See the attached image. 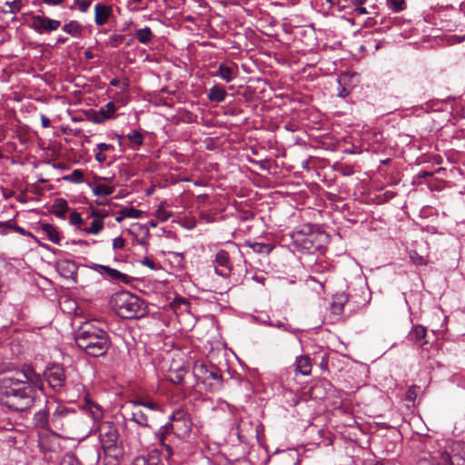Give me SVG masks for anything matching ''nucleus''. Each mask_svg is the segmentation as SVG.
<instances>
[{"label":"nucleus","instance_id":"obj_1","mask_svg":"<svg viewBox=\"0 0 465 465\" xmlns=\"http://www.w3.org/2000/svg\"><path fill=\"white\" fill-rule=\"evenodd\" d=\"M35 390L19 377L0 379V403L15 411H25L35 402Z\"/></svg>","mask_w":465,"mask_h":465},{"label":"nucleus","instance_id":"obj_2","mask_svg":"<svg viewBox=\"0 0 465 465\" xmlns=\"http://www.w3.org/2000/svg\"><path fill=\"white\" fill-rule=\"evenodd\" d=\"M79 349L93 357L104 356L111 346L108 333L92 322L84 323L75 333Z\"/></svg>","mask_w":465,"mask_h":465},{"label":"nucleus","instance_id":"obj_43","mask_svg":"<svg viewBox=\"0 0 465 465\" xmlns=\"http://www.w3.org/2000/svg\"><path fill=\"white\" fill-rule=\"evenodd\" d=\"M124 39V36L123 35H116L114 34L110 36L109 40L112 42L111 45L113 47H117L119 44H121Z\"/></svg>","mask_w":465,"mask_h":465},{"label":"nucleus","instance_id":"obj_6","mask_svg":"<svg viewBox=\"0 0 465 465\" xmlns=\"http://www.w3.org/2000/svg\"><path fill=\"white\" fill-rule=\"evenodd\" d=\"M170 420L166 424L171 425L172 432L178 438H184L190 433L193 423L184 411L177 410L173 411L170 416Z\"/></svg>","mask_w":465,"mask_h":465},{"label":"nucleus","instance_id":"obj_11","mask_svg":"<svg viewBox=\"0 0 465 465\" xmlns=\"http://www.w3.org/2000/svg\"><path fill=\"white\" fill-rule=\"evenodd\" d=\"M61 25L59 20L51 19L43 15H35L32 18L31 28L36 33L43 34L44 32L55 31Z\"/></svg>","mask_w":465,"mask_h":465},{"label":"nucleus","instance_id":"obj_60","mask_svg":"<svg viewBox=\"0 0 465 465\" xmlns=\"http://www.w3.org/2000/svg\"><path fill=\"white\" fill-rule=\"evenodd\" d=\"M110 84L117 87L120 85V80L118 78H114L110 81Z\"/></svg>","mask_w":465,"mask_h":465},{"label":"nucleus","instance_id":"obj_51","mask_svg":"<svg viewBox=\"0 0 465 465\" xmlns=\"http://www.w3.org/2000/svg\"><path fill=\"white\" fill-rule=\"evenodd\" d=\"M95 160L100 163H103L104 162H105L106 160V155L103 153V152H99L97 151L95 153Z\"/></svg>","mask_w":465,"mask_h":465},{"label":"nucleus","instance_id":"obj_30","mask_svg":"<svg viewBox=\"0 0 465 465\" xmlns=\"http://www.w3.org/2000/svg\"><path fill=\"white\" fill-rule=\"evenodd\" d=\"M43 232L46 235L47 239L54 242L59 243L60 235L57 230L50 224H45L42 227Z\"/></svg>","mask_w":465,"mask_h":465},{"label":"nucleus","instance_id":"obj_58","mask_svg":"<svg viewBox=\"0 0 465 465\" xmlns=\"http://www.w3.org/2000/svg\"><path fill=\"white\" fill-rule=\"evenodd\" d=\"M374 465H395V464L391 460H378L374 463Z\"/></svg>","mask_w":465,"mask_h":465},{"label":"nucleus","instance_id":"obj_48","mask_svg":"<svg viewBox=\"0 0 465 465\" xmlns=\"http://www.w3.org/2000/svg\"><path fill=\"white\" fill-rule=\"evenodd\" d=\"M77 4H78L79 10L83 13H85V12H87L88 8L90 7L91 0H81V1H78Z\"/></svg>","mask_w":465,"mask_h":465},{"label":"nucleus","instance_id":"obj_29","mask_svg":"<svg viewBox=\"0 0 465 465\" xmlns=\"http://www.w3.org/2000/svg\"><path fill=\"white\" fill-rule=\"evenodd\" d=\"M63 31L74 37H79L82 33V25L76 21H70L63 26Z\"/></svg>","mask_w":465,"mask_h":465},{"label":"nucleus","instance_id":"obj_32","mask_svg":"<svg viewBox=\"0 0 465 465\" xmlns=\"http://www.w3.org/2000/svg\"><path fill=\"white\" fill-rule=\"evenodd\" d=\"M114 191V187L104 183H98L93 187V193L96 196H107L112 194Z\"/></svg>","mask_w":465,"mask_h":465},{"label":"nucleus","instance_id":"obj_27","mask_svg":"<svg viewBox=\"0 0 465 465\" xmlns=\"http://www.w3.org/2000/svg\"><path fill=\"white\" fill-rule=\"evenodd\" d=\"M108 280L127 283L130 282L131 277L127 274L121 272L120 271L111 268L109 272L105 276Z\"/></svg>","mask_w":465,"mask_h":465},{"label":"nucleus","instance_id":"obj_13","mask_svg":"<svg viewBox=\"0 0 465 465\" xmlns=\"http://www.w3.org/2000/svg\"><path fill=\"white\" fill-rule=\"evenodd\" d=\"M213 75L222 78L226 83H230L237 77L238 66L236 64H227L223 63L219 65L217 72Z\"/></svg>","mask_w":465,"mask_h":465},{"label":"nucleus","instance_id":"obj_24","mask_svg":"<svg viewBox=\"0 0 465 465\" xmlns=\"http://www.w3.org/2000/svg\"><path fill=\"white\" fill-rule=\"evenodd\" d=\"M207 96L211 101L221 103L225 100L226 91L220 85H214L210 88Z\"/></svg>","mask_w":465,"mask_h":465},{"label":"nucleus","instance_id":"obj_56","mask_svg":"<svg viewBox=\"0 0 465 465\" xmlns=\"http://www.w3.org/2000/svg\"><path fill=\"white\" fill-rule=\"evenodd\" d=\"M355 12L357 14H360V15H366L368 14V11L365 7H363L362 5L357 7V8H354Z\"/></svg>","mask_w":465,"mask_h":465},{"label":"nucleus","instance_id":"obj_3","mask_svg":"<svg viewBox=\"0 0 465 465\" xmlns=\"http://www.w3.org/2000/svg\"><path fill=\"white\" fill-rule=\"evenodd\" d=\"M51 424L54 430L64 431H77L87 435L89 427L82 415L74 409L64 405H57L51 416Z\"/></svg>","mask_w":465,"mask_h":465},{"label":"nucleus","instance_id":"obj_35","mask_svg":"<svg viewBox=\"0 0 465 465\" xmlns=\"http://www.w3.org/2000/svg\"><path fill=\"white\" fill-rule=\"evenodd\" d=\"M65 181L81 183L84 182V175L80 170H74L70 174L64 177Z\"/></svg>","mask_w":465,"mask_h":465},{"label":"nucleus","instance_id":"obj_52","mask_svg":"<svg viewBox=\"0 0 465 465\" xmlns=\"http://www.w3.org/2000/svg\"><path fill=\"white\" fill-rule=\"evenodd\" d=\"M268 325L278 328V329L286 330L284 323H282L280 321H278L276 322H269Z\"/></svg>","mask_w":465,"mask_h":465},{"label":"nucleus","instance_id":"obj_39","mask_svg":"<svg viewBox=\"0 0 465 465\" xmlns=\"http://www.w3.org/2000/svg\"><path fill=\"white\" fill-rule=\"evenodd\" d=\"M69 221H70V224L72 225H74V226H77L78 229L82 230L83 228L80 226L81 223H83V219H82V216L79 213L77 212H73L71 214H70V218H69Z\"/></svg>","mask_w":465,"mask_h":465},{"label":"nucleus","instance_id":"obj_5","mask_svg":"<svg viewBox=\"0 0 465 465\" xmlns=\"http://www.w3.org/2000/svg\"><path fill=\"white\" fill-rule=\"evenodd\" d=\"M463 447L464 445L460 441L448 442L446 450L439 456H432L434 463L430 462V465H461L460 461L465 460Z\"/></svg>","mask_w":465,"mask_h":465},{"label":"nucleus","instance_id":"obj_16","mask_svg":"<svg viewBox=\"0 0 465 465\" xmlns=\"http://www.w3.org/2000/svg\"><path fill=\"white\" fill-rule=\"evenodd\" d=\"M33 422L36 428L45 429L48 430H52L54 429V427L51 424V417H49V412L46 408L40 410L35 413Z\"/></svg>","mask_w":465,"mask_h":465},{"label":"nucleus","instance_id":"obj_26","mask_svg":"<svg viewBox=\"0 0 465 465\" xmlns=\"http://www.w3.org/2000/svg\"><path fill=\"white\" fill-rule=\"evenodd\" d=\"M132 406L134 409L144 407L150 411H161V407L158 403L153 401H146L143 399H137L131 401Z\"/></svg>","mask_w":465,"mask_h":465},{"label":"nucleus","instance_id":"obj_50","mask_svg":"<svg viewBox=\"0 0 465 465\" xmlns=\"http://www.w3.org/2000/svg\"><path fill=\"white\" fill-rule=\"evenodd\" d=\"M97 151L104 153L105 151L112 150L114 146L109 143H100L96 145Z\"/></svg>","mask_w":465,"mask_h":465},{"label":"nucleus","instance_id":"obj_9","mask_svg":"<svg viewBox=\"0 0 465 465\" xmlns=\"http://www.w3.org/2000/svg\"><path fill=\"white\" fill-rule=\"evenodd\" d=\"M45 377L54 390H60L65 384V371L61 365L54 364L48 367L45 371Z\"/></svg>","mask_w":465,"mask_h":465},{"label":"nucleus","instance_id":"obj_62","mask_svg":"<svg viewBox=\"0 0 465 465\" xmlns=\"http://www.w3.org/2000/svg\"><path fill=\"white\" fill-rule=\"evenodd\" d=\"M84 56H85L86 59H92L94 57V54H93V53L91 51H86L84 53Z\"/></svg>","mask_w":465,"mask_h":465},{"label":"nucleus","instance_id":"obj_19","mask_svg":"<svg viewBox=\"0 0 465 465\" xmlns=\"http://www.w3.org/2000/svg\"><path fill=\"white\" fill-rule=\"evenodd\" d=\"M159 450L157 449L152 450L147 456L136 457L132 465H162L160 464Z\"/></svg>","mask_w":465,"mask_h":465},{"label":"nucleus","instance_id":"obj_22","mask_svg":"<svg viewBox=\"0 0 465 465\" xmlns=\"http://www.w3.org/2000/svg\"><path fill=\"white\" fill-rule=\"evenodd\" d=\"M84 410L90 415V417L94 420V422L101 420L104 417V411L101 406L96 403L87 401L84 405Z\"/></svg>","mask_w":465,"mask_h":465},{"label":"nucleus","instance_id":"obj_14","mask_svg":"<svg viewBox=\"0 0 465 465\" xmlns=\"http://www.w3.org/2000/svg\"><path fill=\"white\" fill-rule=\"evenodd\" d=\"M215 262L218 266L222 267L225 271L224 272L223 271H221L218 268L215 269V272L222 276L224 275L225 273L230 272L232 268L229 253L225 250H220L216 253Z\"/></svg>","mask_w":465,"mask_h":465},{"label":"nucleus","instance_id":"obj_45","mask_svg":"<svg viewBox=\"0 0 465 465\" xmlns=\"http://www.w3.org/2000/svg\"><path fill=\"white\" fill-rule=\"evenodd\" d=\"M252 250L257 252H262L263 251H269V247L267 244L260 243V242H254L251 245Z\"/></svg>","mask_w":465,"mask_h":465},{"label":"nucleus","instance_id":"obj_36","mask_svg":"<svg viewBox=\"0 0 465 465\" xmlns=\"http://www.w3.org/2000/svg\"><path fill=\"white\" fill-rule=\"evenodd\" d=\"M5 5L8 6L7 10H5V13H11V14H16L18 13L22 6L23 3L22 0H13V1H6Z\"/></svg>","mask_w":465,"mask_h":465},{"label":"nucleus","instance_id":"obj_40","mask_svg":"<svg viewBox=\"0 0 465 465\" xmlns=\"http://www.w3.org/2000/svg\"><path fill=\"white\" fill-rule=\"evenodd\" d=\"M345 299L343 297H338L337 301H335L332 304V311L336 314H340L343 311Z\"/></svg>","mask_w":465,"mask_h":465},{"label":"nucleus","instance_id":"obj_8","mask_svg":"<svg viewBox=\"0 0 465 465\" xmlns=\"http://www.w3.org/2000/svg\"><path fill=\"white\" fill-rule=\"evenodd\" d=\"M172 433L171 425H167L166 423L161 426L154 432V439L157 444L161 447V449H157L159 450V455L162 454L163 458L170 461L171 458L173 455V450L171 445L167 442L168 436Z\"/></svg>","mask_w":465,"mask_h":465},{"label":"nucleus","instance_id":"obj_21","mask_svg":"<svg viewBox=\"0 0 465 465\" xmlns=\"http://www.w3.org/2000/svg\"><path fill=\"white\" fill-rule=\"evenodd\" d=\"M425 337L426 329L420 325L414 326L408 334V339L411 341H415L420 346L427 343Z\"/></svg>","mask_w":465,"mask_h":465},{"label":"nucleus","instance_id":"obj_41","mask_svg":"<svg viewBox=\"0 0 465 465\" xmlns=\"http://www.w3.org/2000/svg\"><path fill=\"white\" fill-rule=\"evenodd\" d=\"M418 389L419 388L417 386L410 387L406 392V401L414 402L418 395Z\"/></svg>","mask_w":465,"mask_h":465},{"label":"nucleus","instance_id":"obj_20","mask_svg":"<svg viewBox=\"0 0 465 465\" xmlns=\"http://www.w3.org/2000/svg\"><path fill=\"white\" fill-rule=\"evenodd\" d=\"M295 372L308 376L312 372V361L309 356L302 355L296 358Z\"/></svg>","mask_w":465,"mask_h":465},{"label":"nucleus","instance_id":"obj_59","mask_svg":"<svg viewBox=\"0 0 465 465\" xmlns=\"http://www.w3.org/2000/svg\"><path fill=\"white\" fill-rule=\"evenodd\" d=\"M302 242H303V243H302L303 248H305V249H310L311 248V246H312V240L311 239L307 238V239L303 240Z\"/></svg>","mask_w":465,"mask_h":465},{"label":"nucleus","instance_id":"obj_46","mask_svg":"<svg viewBox=\"0 0 465 465\" xmlns=\"http://www.w3.org/2000/svg\"><path fill=\"white\" fill-rule=\"evenodd\" d=\"M12 226V220L6 222H0V232L3 235L8 233V228Z\"/></svg>","mask_w":465,"mask_h":465},{"label":"nucleus","instance_id":"obj_54","mask_svg":"<svg viewBox=\"0 0 465 465\" xmlns=\"http://www.w3.org/2000/svg\"><path fill=\"white\" fill-rule=\"evenodd\" d=\"M354 8H357L365 4L367 0H350Z\"/></svg>","mask_w":465,"mask_h":465},{"label":"nucleus","instance_id":"obj_61","mask_svg":"<svg viewBox=\"0 0 465 465\" xmlns=\"http://www.w3.org/2000/svg\"><path fill=\"white\" fill-rule=\"evenodd\" d=\"M100 213H101V211L94 210V211L92 212V216H93V217H94L95 219H97V218H99Z\"/></svg>","mask_w":465,"mask_h":465},{"label":"nucleus","instance_id":"obj_28","mask_svg":"<svg viewBox=\"0 0 465 465\" xmlns=\"http://www.w3.org/2000/svg\"><path fill=\"white\" fill-rule=\"evenodd\" d=\"M153 32H152L151 28L148 26H145V27L139 29L135 32V37L141 44H143V45H147L148 43H150L151 40L153 39Z\"/></svg>","mask_w":465,"mask_h":465},{"label":"nucleus","instance_id":"obj_49","mask_svg":"<svg viewBox=\"0 0 465 465\" xmlns=\"http://www.w3.org/2000/svg\"><path fill=\"white\" fill-rule=\"evenodd\" d=\"M141 263L144 266L149 267L150 269L155 270L157 268V264L154 263L151 259L145 257L141 261Z\"/></svg>","mask_w":465,"mask_h":465},{"label":"nucleus","instance_id":"obj_31","mask_svg":"<svg viewBox=\"0 0 465 465\" xmlns=\"http://www.w3.org/2000/svg\"><path fill=\"white\" fill-rule=\"evenodd\" d=\"M104 229V222L102 219H94L91 223V225L86 228H83L82 231H84L86 233L89 234H98L102 230Z\"/></svg>","mask_w":465,"mask_h":465},{"label":"nucleus","instance_id":"obj_42","mask_svg":"<svg viewBox=\"0 0 465 465\" xmlns=\"http://www.w3.org/2000/svg\"><path fill=\"white\" fill-rule=\"evenodd\" d=\"M90 268L93 269L94 271H95L96 272H98L102 275H104V276H106L107 272H109V270L111 269V267H109V266L101 265V264H97V263H93L90 266Z\"/></svg>","mask_w":465,"mask_h":465},{"label":"nucleus","instance_id":"obj_33","mask_svg":"<svg viewBox=\"0 0 465 465\" xmlns=\"http://www.w3.org/2000/svg\"><path fill=\"white\" fill-rule=\"evenodd\" d=\"M120 214H124L126 218L139 219L142 217L143 211L134 207H124L120 211Z\"/></svg>","mask_w":465,"mask_h":465},{"label":"nucleus","instance_id":"obj_38","mask_svg":"<svg viewBox=\"0 0 465 465\" xmlns=\"http://www.w3.org/2000/svg\"><path fill=\"white\" fill-rule=\"evenodd\" d=\"M60 465H81L78 459L74 454L64 456Z\"/></svg>","mask_w":465,"mask_h":465},{"label":"nucleus","instance_id":"obj_34","mask_svg":"<svg viewBox=\"0 0 465 465\" xmlns=\"http://www.w3.org/2000/svg\"><path fill=\"white\" fill-rule=\"evenodd\" d=\"M387 6L393 12H401L406 8L404 0H387Z\"/></svg>","mask_w":465,"mask_h":465},{"label":"nucleus","instance_id":"obj_57","mask_svg":"<svg viewBox=\"0 0 465 465\" xmlns=\"http://www.w3.org/2000/svg\"><path fill=\"white\" fill-rule=\"evenodd\" d=\"M41 121H42V125L44 127H48L50 125V120L46 116L42 115Z\"/></svg>","mask_w":465,"mask_h":465},{"label":"nucleus","instance_id":"obj_12","mask_svg":"<svg viewBox=\"0 0 465 465\" xmlns=\"http://www.w3.org/2000/svg\"><path fill=\"white\" fill-rule=\"evenodd\" d=\"M113 16V6L98 3L94 5V23L98 26L104 25Z\"/></svg>","mask_w":465,"mask_h":465},{"label":"nucleus","instance_id":"obj_53","mask_svg":"<svg viewBox=\"0 0 465 465\" xmlns=\"http://www.w3.org/2000/svg\"><path fill=\"white\" fill-rule=\"evenodd\" d=\"M302 235H303V233H302V231H297V232H293V234H292L293 241L295 242H298L302 241V239H300V238Z\"/></svg>","mask_w":465,"mask_h":465},{"label":"nucleus","instance_id":"obj_47","mask_svg":"<svg viewBox=\"0 0 465 465\" xmlns=\"http://www.w3.org/2000/svg\"><path fill=\"white\" fill-rule=\"evenodd\" d=\"M124 239L122 237H116L113 240V248L114 250L116 249H122L124 247Z\"/></svg>","mask_w":465,"mask_h":465},{"label":"nucleus","instance_id":"obj_23","mask_svg":"<svg viewBox=\"0 0 465 465\" xmlns=\"http://www.w3.org/2000/svg\"><path fill=\"white\" fill-rule=\"evenodd\" d=\"M68 210V203L63 198H57L52 206L53 213L59 218H64Z\"/></svg>","mask_w":465,"mask_h":465},{"label":"nucleus","instance_id":"obj_64","mask_svg":"<svg viewBox=\"0 0 465 465\" xmlns=\"http://www.w3.org/2000/svg\"><path fill=\"white\" fill-rule=\"evenodd\" d=\"M417 465H430V462H429V460L424 459V460H420Z\"/></svg>","mask_w":465,"mask_h":465},{"label":"nucleus","instance_id":"obj_44","mask_svg":"<svg viewBox=\"0 0 465 465\" xmlns=\"http://www.w3.org/2000/svg\"><path fill=\"white\" fill-rule=\"evenodd\" d=\"M11 220H12V226L8 228V232L11 231H14L22 235H30L31 234L30 232H26L24 228L15 225L14 223V219H11Z\"/></svg>","mask_w":465,"mask_h":465},{"label":"nucleus","instance_id":"obj_15","mask_svg":"<svg viewBox=\"0 0 465 465\" xmlns=\"http://www.w3.org/2000/svg\"><path fill=\"white\" fill-rule=\"evenodd\" d=\"M116 105L113 102H108L105 105L102 106L94 118V123L102 124L106 120L115 118Z\"/></svg>","mask_w":465,"mask_h":465},{"label":"nucleus","instance_id":"obj_55","mask_svg":"<svg viewBox=\"0 0 465 465\" xmlns=\"http://www.w3.org/2000/svg\"><path fill=\"white\" fill-rule=\"evenodd\" d=\"M43 2L47 5H56L62 4L64 0H43Z\"/></svg>","mask_w":465,"mask_h":465},{"label":"nucleus","instance_id":"obj_18","mask_svg":"<svg viewBox=\"0 0 465 465\" xmlns=\"http://www.w3.org/2000/svg\"><path fill=\"white\" fill-rule=\"evenodd\" d=\"M56 270L65 279L73 278L76 272V264L69 260H59L56 262Z\"/></svg>","mask_w":465,"mask_h":465},{"label":"nucleus","instance_id":"obj_4","mask_svg":"<svg viewBox=\"0 0 465 465\" xmlns=\"http://www.w3.org/2000/svg\"><path fill=\"white\" fill-rule=\"evenodd\" d=\"M111 303L117 314L122 318H142L147 313L145 302L129 292H116L112 297Z\"/></svg>","mask_w":465,"mask_h":465},{"label":"nucleus","instance_id":"obj_37","mask_svg":"<svg viewBox=\"0 0 465 465\" xmlns=\"http://www.w3.org/2000/svg\"><path fill=\"white\" fill-rule=\"evenodd\" d=\"M127 138L133 143H134L135 145L137 146H140L143 144V134L136 131V130H132L128 134H127Z\"/></svg>","mask_w":465,"mask_h":465},{"label":"nucleus","instance_id":"obj_7","mask_svg":"<svg viewBox=\"0 0 465 465\" xmlns=\"http://www.w3.org/2000/svg\"><path fill=\"white\" fill-rule=\"evenodd\" d=\"M100 441L104 449H112L116 446L119 433L116 425L112 421H103L97 428Z\"/></svg>","mask_w":465,"mask_h":465},{"label":"nucleus","instance_id":"obj_17","mask_svg":"<svg viewBox=\"0 0 465 465\" xmlns=\"http://www.w3.org/2000/svg\"><path fill=\"white\" fill-rule=\"evenodd\" d=\"M21 375L23 376V381L25 383H27L32 389L35 391L36 389H41L42 380L39 374H37L32 368L27 367L24 369Z\"/></svg>","mask_w":465,"mask_h":465},{"label":"nucleus","instance_id":"obj_10","mask_svg":"<svg viewBox=\"0 0 465 465\" xmlns=\"http://www.w3.org/2000/svg\"><path fill=\"white\" fill-rule=\"evenodd\" d=\"M193 373L196 377L202 378L203 382L213 380L214 389H219L222 385V374L217 370H209L206 365L203 363H195L193 367Z\"/></svg>","mask_w":465,"mask_h":465},{"label":"nucleus","instance_id":"obj_25","mask_svg":"<svg viewBox=\"0 0 465 465\" xmlns=\"http://www.w3.org/2000/svg\"><path fill=\"white\" fill-rule=\"evenodd\" d=\"M131 420L138 424L142 427L148 426V418L147 414L142 411L140 408L134 409L133 407V411L131 412Z\"/></svg>","mask_w":465,"mask_h":465},{"label":"nucleus","instance_id":"obj_63","mask_svg":"<svg viewBox=\"0 0 465 465\" xmlns=\"http://www.w3.org/2000/svg\"><path fill=\"white\" fill-rule=\"evenodd\" d=\"M124 218H126V216H124V214H120L115 218V221L117 223H121Z\"/></svg>","mask_w":465,"mask_h":465}]
</instances>
